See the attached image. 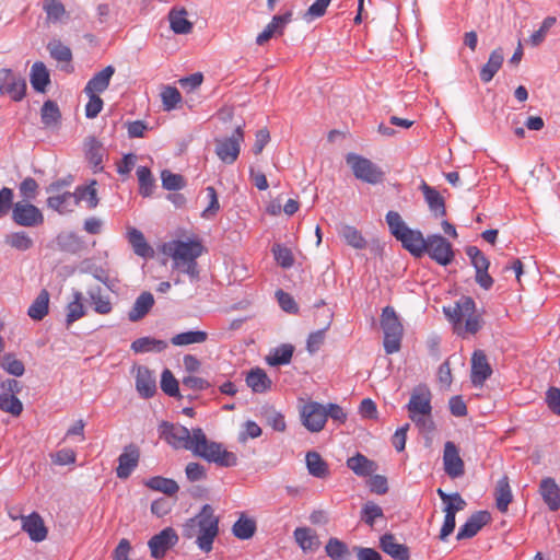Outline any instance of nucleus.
I'll use <instances>...</instances> for the list:
<instances>
[{"label": "nucleus", "mask_w": 560, "mask_h": 560, "mask_svg": "<svg viewBox=\"0 0 560 560\" xmlns=\"http://www.w3.org/2000/svg\"><path fill=\"white\" fill-rule=\"evenodd\" d=\"M504 60L501 48L494 49L489 57L488 62L480 70V79L483 82H490L501 68Z\"/></svg>", "instance_id": "29"}, {"label": "nucleus", "mask_w": 560, "mask_h": 560, "mask_svg": "<svg viewBox=\"0 0 560 560\" xmlns=\"http://www.w3.org/2000/svg\"><path fill=\"white\" fill-rule=\"evenodd\" d=\"M444 470L451 478H458L464 475V462L459 456L457 446L448 441L443 452Z\"/></svg>", "instance_id": "14"}, {"label": "nucleus", "mask_w": 560, "mask_h": 560, "mask_svg": "<svg viewBox=\"0 0 560 560\" xmlns=\"http://www.w3.org/2000/svg\"><path fill=\"white\" fill-rule=\"evenodd\" d=\"M425 253L442 266H447L454 259L452 244L439 234L429 235L425 240Z\"/></svg>", "instance_id": "9"}, {"label": "nucleus", "mask_w": 560, "mask_h": 560, "mask_svg": "<svg viewBox=\"0 0 560 560\" xmlns=\"http://www.w3.org/2000/svg\"><path fill=\"white\" fill-rule=\"evenodd\" d=\"M12 220L18 225L33 228L43 224L44 215L36 206L19 201L12 207Z\"/></svg>", "instance_id": "10"}, {"label": "nucleus", "mask_w": 560, "mask_h": 560, "mask_svg": "<svg viewBox=\"0 0 560 560\" xmlns=\"http://www.w3.org/2000/svg\"><path fill=\"white\" fill-rule=\"evenodd\" d=\"M26 91L25 80L10 69L0 70V92L8 94L13 101H21Z\"/></svg>", "instance_id": "11"}, {"label": "nucleus", "mask_w": 560, "mask_h": 560, "mask_svg": "<svg viewBox=\"0 0 560 560\" xmlns=\"http://www.w3.org/2000/svg\"><path fill=\"white\" fill-rule=\"evenodd\" d=\"M47 49L49 50L50 56L58 61L69 62L72 59L70 48L63 45L60 40L54 39L49 42Z\"/></svg>", "instance_id": "55"}, {"label": "nucleus", "mask_w": 560, "mask_h": 560, "mask_svg": "<svg viewBox=\"0 0 560 560\" xmlns=\"http://www.w3.org/2000/svg\"><path fill=\"white\" fill-rule=\"evenodd\" d=\"M203 250L202 244L197 240L171 241L162 246L163 254L173 259V267L191 278L198 276L197 258L202 255Z\"/></svg>", "instance_id": "3"}, {"label": "nucleus", "mask_w": 560, "mask_h": 560, "mask_svg": "<svg viewBox=\"0 0 560 560\" xmlns=\"http://www.w3.org/2000/svg\"><path fill=\"white\" fill-rule=\"evenodd\" d=\"M490 514L486 511L474 513L459 528L456 538L458 540L474 537L488 522Z\"/></svg>", "instance_id": "19"}, {"label": "nucleus", "mask_w": 560, "mask_h": 560, "mask_svg": "<svg viewBox=\"0 0 560 560\" xmlns=\"http://www.w3.org/2000/svg\"><path fill=\"white\" fill-rule=\"evenodd\" d=\"M301 419L303 425L311 432H319L326 423L325 405L310 401L302 407Z\"/></svg>", "instance_id": "12"}, {"label": "nucleus", "mask_w": 560, "mask_h": 560, "mask_svg": "<svg viewBox=\"0 0 560 560\" xmlns=\"http://www.w3.org/2000/svg\"><path fill=\"white\" fill-rule=\"evenodd\" d=\"M114 73L115 68L113 66H107L103 70L96 72L86 83L84 93L100 95L109 86Z\"/></svg>", "instance_id": "20"}, {"label": "nucleus", "mask_w": 560, "mask_h": 560, "mask_svg": "<svg viewBox=\"0 0 560 560\" xmlns=\"http://www.w3.org/2000/svg\"><path fill=\"white\" fill-rule=\"evenodd\" d=\"M161 388L168 396L176 397L179 394L178 382L170 370H164L161 376Z\"/></svg>", "instance_id": "58"}, {"label": "nucleus", "mask_w": 560, "mask_h": 560, "mask_svg": "<svg viewBox=\"0 0 560 560\" xmlns=\"http://www.w3.org/2000/svg\"><path fill=\"white\" fill-rule=\"evenodd\" d=\"M293 535L296 544L304 552H314L320 546L318 536L310 527H298Z\"/></svg>", "instance_id": "24"}, {"label": "nucleus", "mask_w": 560, "mask_h": 560, "mask_svg": "<svg viewBox=\"0 0 560 560\" xmlns=\"http://www.w3.org/2000/svg\"><path fill=\"white\" fill-rule=\"evenodd\" d=\"M380 546L382 550L395 560H409V549L406 545L398 544L392 534H385L381 537Z\"/></svg>", "instance_id": "23"}, {"label": "nucleus", "mask_w": 560, "mask_h": 560, "mask_svg": "<svg viewBox=\"0 0 560 560\" xmlns=\"http://www.w3.org/2000/svg\"><path fill=\"white\" fill-rule=\"evenodd\" d=\"M128 241L131 244L133 252L140 257H150L153 254L152 248L147 243L141 231L137 229H130L128 232Z\"/></svg>", "instance_id": "37"}, {"label": "nucleus", "mask_w": 560, "mask_h": 560, "mask_svg": "<svg viewBox=\"0 0 560 560\" xmlns=\"http://www.w3.org/2000/svg\"><path fill=\"white\" fill-rule=\"evenodd\" d=\"M306 467L313 477L326 478L329 475L327 463L317 452H308L305 457Z\"/></svg>", "instance_id": "32"}, {"label": "nucleus", "mask_w": 560, "mask_h": 560, "mask_svg": "<svg viewBox=\"0 0 560 560\" xmlns=\"http://www.w3.org/2000/svg\"><path fill=\"white\" fill-rule=\"evenodd\" d=\"M83 295L81 292L73 293V300L67 305V326H70L85 315V307L83 305Z\"/></svg>", "instance_id": "40"}, {"label": "nucleus", "mask_w": 560, "mask_h": 560, "mask_svg": "<svg viewBox=\"0 0 560 560\" xmlns=\"http://www.w3.org/2000/svg\"><path fill=\"white\" fill-rule=\"evenodd\" d=\"M248 387L255 393H264L271 387V380L262 369L252 370L246 377Z\"/></svg>", "instance_id": "31"}, {"label": "nucleus", "mask_w": 560, "mask_h": 560, "mask_svg": "<svg viewBox=\"0 0 560 560\" xmlns=\"http://www.w3.org/2000/svg\"><path fill=\"white\" fill-rule=\"evenodd\" d=\"M21 521L22 528L27 533L31 540L39 542L46 539L48 530L43 517L38 513L33 512L27 516H21Z\"/></svg>", "instance_id": "16"}, {"label": "nucleus", "mask_w": 560, "mask_h": 560, "mask_svg": "<svg viewBox=\"0 0 560 560\" xmlns=\"http://www.w3.org/2000/svg\"><path fill=\"white\" fill-rule=\"evenodd\" d=\"M466 254L470 258V261L475 267L476 272L488 271L490 262L479 248H477L476 246H469L466 249Z\"/></svg>", "instance_id": "56"}, {"label": "nucleus", "mask_w": 560, "mask_h": 560, "mask_svg": "<svg viewBox=\"0 0 560 560\" xmlns=\"http://www.w3.org/2000/svg\"><path fill=\"white\" fill-rule=\"evenodd\" d=\"M420 189L423 192L424 200L434 217H444L446 214L445 201L442 195L433 187L422 182Z\"/></svg>", "instance_id": "22"}, {"label": "nucleus", "mask_w": 560, "mask_h": 560, "mask_svg": "<svg viewBox=\"0 0 560 560\" xmlns=\"http://www.w3.org/2000/svg\"><path fill=\"white\" fill-rule=\"evenodd\" d=\"M185 8H173L168 13L170 27L175 34H189L192 31V23L187 20Z\"/></svg>", "instance_id": "26"}, {"label": "nucleus", "mask_w": 560, "mask_h": 560, "mask_svg": "<svg viewBox=\"0 0 560 560\" xmlns=\"http://www.w3.org/2000/svg\"><path fill=\"white\" fill-rule=\"evenodd\" d=\"M326 553L334 560H351L348 546L338 538H330L325 547Z\"/></svg>", "instance_id": "42"}, {"label": "nucleus", "mask_w": 560, "mask_h": 560, "mask_svg": "<svg viewBox=\"0 0 560 560\" xmlns=\"http://www.w3.org/2000/svg\"><path fill=\"white\" fill-rule=\"evenodd\" d=\"M397 240L416 257H421L425 253L427 238L418 230L408 228Z\"/></svg>", "instance_id": "18"}, {"label": "nucleus", "mask_w": 560, "mask_h": 560, "mask_svg": "<svg viewBox=\"0 0 560 560\" xmlns=\"http://www.w3.org/2000/svg\"><path fill=\"white\" fill-rule=\"evenodd\" d=\"M162 185L167 190H178L184 187L185 182L182 175L174 174L167 170L161 173Z\"/></svg>", "instance_id": "59"}, {"label": "nucleus", "mask_w": 560, "mask_h": 560, "mask_svg": "<svg viewBox=\"0 0 560 560\" xmlns=\"http://www.w3.org/2000/svg\"><path fill=\"white\" fill-rule=\"evenodd\" d=\"M444 313L458 336L476 334L481 327L476 303L469 296H462L453 306L444 307Z\"/></svg>", "instance_id": "4"}, {"label": "nucleus", "mask_w": 560, "mask_h": 560, "mask_svg": "<svg viewBox=\"0 0 560 560\" xmlns=\"http://www.w3.org/2000/svg\"><path fill=\"white\" fill-rule=\"evenodd\" d=\"M347 466L358 476H370L376 470L375 463L361 454L350 457Z\"/></svg>", "instance_id": "34"}, {"label": "nucleus", "mask_w": 560, "mask_h": 560, "mask_svg": "<svg viewBox=\"0 0 560 560\" xmlns=\"http://www.w3.org/2000/svg\"><path fill=\"white\" fill-rule=\"evenodd\" d=\"M178 536L172 527H166L159 534L154 535L148 542L151 556L155 559L163 558L166 551L175 546Z\"/></svg>", "instance_id": "13"}, {"label": "nucleus", "mask_w": 560, "mask_h": 560, "mask_svg": "<svg viewBox=\"0 0 560 560\" xmlns=\"http://www.w3.org/2000/svg\"><path fill=\"white\" fill-rule=\"evenodd\" d=\"M330 1L331 0H316L304 13V19L306 21H312L314 19L323 16Z\"/></svg>", "instance_id": "63"}, {"label": "nucleus", "mask_w": 560, "mask_h": 560, "mask_svg": "<svg viewBox=\"0 0 560 560\" xmlns=\"http://www.w3.org/2000/svg\"><path fill=\"white\" fill-rule=\"evenodd\" d=\"M0 409L13 416H20L23 410V405L15 395H8V393H1Z\"/></svg>", "instance_id": "53"}, {"label": "nucleus", "mask_w": 560, "mask_h": 560, "mask_svg": "<svg viewBox=\"0 0 560 560\" xmlns=\"http://www.w3.org/2000/svg\"><path fill=\"white\" fill-rule=\"evenodd\" d=\"M160 438L176 450H187L195 456L201 457L220 467H233L237 464V456L223 448L222 444L207 439L200 428L189 431L178 423L163 421L159 425Z\"/></svg>", "instance_id": "1"}, {"label": "nucleus", "mask_w": 560, "mask_h": 560, "mask_svg": "<svg viewBox=\"0 0 560 560\" xmlns=\"http://www.w3.org/2000/svg\"><path fill=\"white\" fill-rule=\"evenodd\" d=\"M272 253L277 262L283 268H290L294 264V258L291 249L284 247L282 245H275L272 248Z\"/></svg>", "instance_id": "60"}, {"label": "nucleus", "mask_w": 560, "mask_h": 560, "mask_svg": "<svg viewBox=\"0 0 560 560\" xmlns=\"http://www.w3.org/2000/svg\"><path fill=\"white\" fill-rule=\"evenodd\" d=\"M232 532L238 539H249L256 532V523L254 520L242 515L233 525Z\"/></svg>", "instance_id": "43"}, {"label": "nucleus", "mask_w": 560, "mask_h": 560, "mask_svg": "<svg viewBox=\"0 0 560 560\" xmlns=\"http://www.w3.org/2000/svg\"><path fill=\"white\" fill-rule=\"evenodd\" d=\"M145 486L154 491H159L167 495H175L179 490V487L175 480L161 476L148 479L145 481Z\"/></svg>", "instance_id": "38"}, {"label": "nucleus", "mask_w": 560, "mask_h": 560, "mask_svg": "<svg viewBox=\"0 0 560 560\" xmlns=\"http://www.w3.org/2000/svg\"><path fill=\"white\" fill-rule=\"evenodd\" d=\"M540 494L551 511L560 509V488L552 478L541 480Z\"/></svg>", "instance_id": "25"}, {"label": "nucleus", "mask_w": 560, "mask_h": 560, "mask_svg": "<svg viewBox=\"0 0 560 560\" xmlns=\"http://www.w3.org/2000/svg\"><path fill=\"white\" fill-rule=\"evenodd\" d=\"M136 389L143 398H150L156 393L155 377L147 366L136 368Z\"/></svg>", "instance_id": "17"}, {"label": "nucleus", "mask_w": 560, "mask_h": 560, "mask_svg": "<svg viewBox=\"0 0 560 560\" xmlns=\"http://www.w3.org/2000/svg\"><path fill=\"white\" fill-rule=\"evenodd\" d=\"M381 326L384 330V349L386 353L392 354L399 351L404 328L393 307L386 306L383 310Z\"/></svg>", "instance_id": "6"}, {"label": "nucleus", "mask_w": 560, "mask_h": 560, "mask_svg": "<svg viewBox=\"0 0 560 560\" xmlns=\"http://www.w3.org/2000/svg\"><path fill=\"white\" fill-rule=\"evenodd\" d=\"M60 110L52 101H46L42 107V121L45 126H56L60 120Z\"/></svg>", "instance_id": "50"}, {"label": "nucleus", "mask_w": 560, "mask_h": 560, "mask_svg": "<svg viewBox=\"0 0 560 560\" xmlns=\"http://www.w3.org/2000/svg\"><path fill=\"white\" fill-rule=\"evenodd\" d=\"M95 182L84 187H78L75 189V206L80 201H86L89 209H94L98 205V198L96 194Z\"/></svg>", "instance_id": "47"}, {"label": "nucleus", "mask_w": 560, "mask_h": 560, "mask_svg": "<svg viewBox=\"0 0 560 560\" xmlns=\"http://www.w3.org/2000/svg\"><path fill=\"white\" fill-rule=\"evenodd\" d=\"M163 108L167 112L177 107L182 103V95L174 86H164L161 92Z\"/></svg>", "instance_id": "51"}, {"label": "nucleus", "mask_w": 560, "mask_h": 560, "mask_svg": "<svg viewBox=\"0 0 560 560\" xmlns=\"http://www.w3.org/2000/svg\"><path fill=\"white\" fill-rule=\"evenodd\" d=\"M5 244L21 252L33 247L34 242L26 232H14L5 236Z\"/></svg>", "instance_id": "46"}, {"label": "nucleus", "mask_w": 560, "mask_h": 560, "mask_svg": "<svg viewBox=\"0 0 560 560\" xmlns=\"http://www.w3.org/2000/svg\"><path fill=\"white\" fill-rule=\"evenodd\" d=\"M208 339V334L202 330H196V331H185L175 335L171 342L174 346H188L192 343H202Z\"/></svg>", "instance_id": "45"}, {"label": "nucleus", "mask_w": 560, "mask_h": 560, "mask_svg": "<svg viewBox=\"0 0 560 560\" xmlns=\"http://www.w3.org/2000/svg\"><path fill=\"white\" fill-rule=\"evenodd\" d=\"M546 402L548 408L560 417V388L550 387L546 393Z\"/></svg>", "instance_id": "64"}, {"label": "nucleus", "mask_w": 560, "mask_h": 560, "mask_svg": "<svg viewBox=\"0 0 560 560\" xmlns=\"http://www.w3.org/2000/svg\"><path fill=\"white\" fill-rule=\"evenodd\" d=\"M47 206L59 213L69 210L70 206H75V191L74 192H55L50 194L47 199Z\"/></svg>", "instance_id": "33"}, {"label": "nucleus", "mask_w": 560, "mask_h": 560, "mask_svg": "<svg viewBox=\"0 0 560 560\" xmlns=\"http://www.w3.org/2000/svg\"><path fill=\"white\" fill-rule=\"evenodd\" d=\"M494 495L498 510L502 513H505L513 498L508 476H503L501 479H499Z\"/></svg>", "instance_id": "28"}, {"label": "nucleus", "mask_w": 560, "mask_h": 560, "mask_svg": "<svg viewBox=\"0 0 560 560\" xmlns=\"http://www.w3.org/2000/svg\"><path fill=\"white\" fill-rule=\"evenodd\" d=\"M50 78L46 66L43 62H35L31 70V84L37 92H45Z\"/></svg>", "instance_id": "36"}, {"label": "nucleus", "mask_w": 560, "mask_h": 560, "mask_svg": "<svg viewBox=\"0 0 560 560\" xmlns=\"http://www.w3.org/2000/svg\"><path fill=\"white\" fill-rule=\"evenodd\" d=\"M410 420L420 432L431 433L434 429L432 419L431 393L425 386L416 387L407 404Z\"/></svg>", "instance_id": "5"}, {"label": "nucleus", "mask_w": 560, "mask_h": 560, "mask_svg": "<svg viewBox=\"0 0 560 560\" xmlns=\"http://www.w3.org/2000/svg\"><path fill=\"white\" fill-rule=\"evenodd\" d=\"M90 299L94 305V311L98 314L105 315L110 313L112 303L107 296L101 295V288L91 289L89 291Z\"/></svg>", "instance_id": "52"}, {"label": "nucleus", "mask_w": 560, "mask_h": 560, "mask_svg": "<svg viewBox=\"0 0 560 560\" xmlns=\"http://www.w3.org/2000/svg\"><path fill=\"white\" fill-rule=\"evenodd\" d=\"M386 222L390 233L398 238L407 229L408 225L404 222L401 215L396 211H388L386 214Z\"/></svg>", "instance_id": "57"}, {"label": "nucleus", "mask_w": 560, "mask_h": 560, "mask_svg": "<svg viewBox=\"0 0 560 560\" xmlns=\"http://www.w3.org/2000/svg\"><path fill=\"white\" fill-rule=\"evenodd\" d=\"M264 417L267 421V424L270 425L273 430L279 432H283L285 430V421L280 412L272 408H267L264 411Z\"/></svg>", "instance_id": "62"}, {"label": "nucleus", "mask_w": 560, "mask_h": 560, "mask_svg": "<svg viewBox=\"0 0 560 560\" xmlns=\"http://www.w3.org/2000/svg\"><path fill=\"white\" fill-rule=\"evenodd\" d=\"M86 158L95 171L102 170L104 149L98 140L90 137L85 142Z\"/></svg>", "instance_id": "39"}, {"label": "nucleus", "mask_w": 560, "mask_h": 560, "mask_svg": "<svg viewBox=\"0 0 560 560\" xmlns=\"http://www.w3.org/2000/svg\"><path fill=\"white\" fill-rule=\"evenodd\" d=\"M244 141V131L238 126L233 135L229 138L215 140V153L218 158L228 164H232L238 158L241 143Z\"/></svg>", "instance_id": "8"}, {"label": "nucleus", "mask_w": 560, "mask_h": 560, "mask_svg": "<svg viewBox=\"0 0 560 560\" xmlns=\"http://www.w3.org/2000/svg\"><path fill=\"white\" fill-rule=\"evenodd\" d=\"M49 310V293L43 289L28 307L27 315L33 320H42Z\"/></svg>", "instance_id": "30"}, {"label": "nucleus", "mask_w": 560, "mask_h": 560, "mask_svg": "<svg viewBox=\"0 0 560 560\" xmlns=\"http://www.w3.org/2000/svg\"><path fill=\"white\" fill-rule=\"evenodd\" d=\"M43 9L49 22L56 23L66 14L65 5L59 0H44Z\"/></svg>", "instance_id": "54"}, {"label": "nucleus", "mask_w": 560, "mask_h": 560, "mask_svg": "<svg viewBox=\"0 0 560 560\" xmlns=\"http://www.w3.org/2000/svg\"><path fill=\"white\" fill-rule=\"evenodd\" d=\"M153 304H154V298H153V295L150 292L141 293L137 298L132 308L128 313V318L131 322L140 320L141 318H143L150 312V310L152 308Z\"/></svg>", "instance_id": "27"}, {"label": "nucleus", "mask_w": 560, "mask_h": 560, "mask_svg": "<svg viewBox=\"0 0 560 560\" xmlns=\"http://www.w3.org/2000/svg\"><path fill=\"white\" fill-rule=\"evenodd\" d=\"M492 374V369L488 363L487 355L481 350H476L471 358V383L475 386H482Z\"/></svg>", "instance_id": "15"}, {"label": "nucleus", "mask_w": 560, "mask_h": 560, "mask_svg": "<svg viewBox=\"0 0 560 560\" xmlns=\"http://www.w3.org/2000/svg\"><path fill=\"white\" fill-rule=\"evenodd\" d=\"M137 177L139 180V191L142 196L149 197L153 192L154 179L151 171L145 166H139L137 170Z\"/></svg>", "instance_id": "49"}, {"label": "nucleus", "mask_w": 560, "mask_h": 560, "mask_svg": "<svg viewBox=\"0 0 560 560\" xmlns=\"http://www.w3.org/2000/svg\"><path fill=\"white\" fill-rule=\"evenodd\" d=\"M0 366L11 375L22 376L25 372L24 363L12 353H5L0 359Z\"/></svg>", "instance_id": "48"}, {"label": "nucleus", "mask_w": 560, "mask_h": 560, "mask_svg": "<svg viewBox=\"0 0 560 560\" xmlns=\"http://www.w3.org/2000/svg\"><path fill=\"white\" fill-rule=\"evenodd\" d=\"M218 534L219 518L209 504H205L201 511L189 518L183 527V536L188 539L195 538L198 547L205 552L212 550V544Z\"/></svg>", "instance_id": "2"}, {"label": "nucleus", "mask_w": 560, "mask_h": 560, "mask_svg": "<svg viewBox=\"0 0 560 560\" xmlns=\"http://www.w3.org/2000/svg\"><path fill=\"white\" fill-rule=\"evenodd\" d=\"M293 350L294 348L291 345H281L271 351L267 357L268 364L271 366H277L290 363L293 355Z\"/></svg>", "instance_id": "44"}, {"label": "nucleus", "mask_w": 560, "mask_h": 560, "mask_svg": "<svg viewBox=\"0 0 560 560\" xmlns=\"http://www.w3.org/2000/svg\"><path fill=\"white\" fill-rule=\"evenodd\" d=\"M346 162L350 166L354 177L368 184H378L384 178V172L371 160L355 153H349Z\"/></svg>", "instance_id": "7"}, {"label": "nucleus", "mask_w": 560, "mask_h": 560, "mask_svg": "<svg viewBox=\"0 0 560 560\" xmlns=\"http://www.w3.org/2000/svg\"><path fill=\"white\" fill-rule=\"evenodd\" d=\"M167 348V342L152 337H142L131 343V350L136 353L161 352Z\"/></svg>", "instance_id": "35"}, {"label": "nucleus", "mask_w": 560, "mask_h": 560, "mask_svg": "<svg viewBox=\"0 0 560 560\" xmlns=\"http://www.w3.org/2000/svg\"><path fill=\"white\" fill-rule=\"evenodd\" d=\"M556 22H557V20H556V18H555V16H548V18H546V19L544 20V22H542V24H541L540 28H539L538 31L534 32V33L530 35V37H529V43H530V45H532V46H538V45H540V44L544 42V39H545V37H546V35H547L548 31H549V30H550V28L556 24Z\"/></svg>", "instance_id": "61"}, {"label": "nucleus", "mask_w": 560, "mask_h": 560, "mask_svg": "<svg viewBox=\"0 0 560 560\" xmlns=\"http://www.w3.org/2000/svg\"><path fill=\"white\" fill-rule=\"evenodd\" d=\"M339 234L349 246L355 249H363L366 247L365 238L363 237L362 233L354 226L342 225Z\"/></svg>", "instance_id": "41"}, {"label": "nucleus", "mask_w": 560, "mask_h": 560, "mask_svg": "<svg viewBox=\"0 0 560 560\" xmlns=\"http://www.w3.org/2000/svg\"><path fill=\"white\" fill-rule=\"evenodd\" d=\"M139 460V452L133 445L126 446L118 458V467L116 469L117 477L126 479L137 467Z\"/></svg>", "instance_id": "21"}]
</instances>
